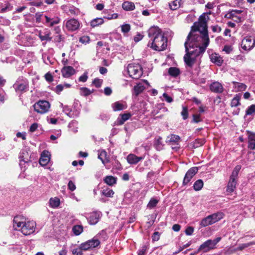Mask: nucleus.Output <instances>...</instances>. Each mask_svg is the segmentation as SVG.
Returning <instances> with one entry per match:
<instances>
[{"instance_id":"obj_20","label":"nucleus","mask_w":255,"mask_h":255,"mask_svg":"<svg viewBox=\"0 0 255 255\" xmlns=\"http://www.w3.org/2000/svg\"><path fill=\"white\" fill-rule=\"evenodd\" d=\"M50 160V157L48 155V152L43 151L39 159V164L42 166L46 165Z\"/></svg>"},{"instance_id":"obj_54","label":"nucleus","mask_w":255,"mask_h":255,"mask_svg":"<svg viewBox=\"0 0 255 255\" xmlns=\"http://www.w3.org/2000/svg\"><path fill=\"white\" fill-rule=\"evenodd\" d=\"M44 78L46 81L49 83H51L53 81V77L49 72L45 74Z\"/></svg>"},{"instance_id":"obj_36","label":"nucleus","mask_w":255,"mask_h":255,"mask_svg":"<svg viewBox=\"0 0 255 255\" xmlns=\"http://www.w3.org/2000/svg\"><path fill=\"white\" fill-rule=\"evenodd\" d=\"M45 18L46 20V23L48 24L49 26L50 27H52L54 24H58L59 22V19L58 18H57L55 20H53L47 15H45Z\"/></svg>"},{"instance_id":"obj_8","label":"nucleus","mask_w":255,"mask_h":255,"mask_svg":"<svg viewBox=\"0 0 255 255\" xmlns=\"http://www.w3.org/2000/svg\"><path fill=\"white\" fill-rule=\"evenodd\" d=\"M180 140V137L176 134H170L167 136L166 142L170 145H175L174 146H172V148L177 150L180 148L179 142Z\"/></svg>"},{"instance_id":"obj_35","label":"nucleus","mask_w":255,"mask_h":255,"mask_svg":"<svg viewBox=\"0 0 255 255\" xmlns=\"http://www.w3.org/2000/svg\"><path fill=\"white\" fill-rule=\"evenodd\" d=\"M93 92L87 87H81L80 88V93L81 96L87 97L91 95Z\"/></svg>"},{"instance_id":"obj_5","label":"nucleus","mask_w":255,"mask_h":255,"mask_svg":"<svg viewBox=\"0 0 255 255\" xmlns=\"http://www.w3.org/2000/svg\"><path fill=\"white\" fill-rule=\"evenodd\" d=\"M127 69L129 76L133 79H138L142 75V68L139 64H129Z\"/></svg>"},{"instance_id":"obj_7","label":"nucleus","mask_w":255,"mask_h":255,"mask_svg":"<svg viewBox=\"0 0 255 255\" xmlns=\"http://www.w3.org/2000/svg\"><path fill=\"white\" fill-rule=\"evenodd\" d=\"M255 39L251 36L244 37L242 41L241 46L245 50H251L255 47Z\"/></svg>"},{"instance_id":"obj_39","label":"nucleus","mask_w":255,"mask_h":255,"mask_svg":"<svg viewBox=\"0 0 255 255\" xmlns=\"http://www.w3.org/2000/svg\"><path fill=\"white\" fill-rule=\"evenodd\" d=\"M240 100H241V96L236 95V96L232 99L231 103V107H236L238 106H239L240 103Z\"/></svg>"},{"instance_id":"obj_63","label":"nucleus","mask_w":255,"mask_h":255,"mask_svg":"<svg viewBox=\"0 0 255 255\" xmlns=\"http://www.w3.org/2000/svg\"><path fill=\"white\" fill-rule=\"evenodd\" d=\"M38 128V124L37 123H33L31 125L29 128V131L31 132L35 131Z\"/></svg>"},{"instance_id":"obj_21","label":"nucleus","mask_w":255,"mask_h":255,"mask_svg":"<svg viewBox=\"0 0 255 255\" xmlns=\"http://www.w3.org/2000/svg\"><path fill=\"white\" fill-rule=\"evenodd\" d=\"M127 108V105L126 102L118 101L114 103L113 110L115 112L125 110Z\"/></svg>"},{"instance_id":"obj_37","label":"nucleus","mask_w":255,"mask_h":255,"mask_svg":"<svg viewBox=\"0 0 255 255\" xmlns=\"http://www.w3.org/2000/svg\"><path fill=\"white\" fill-rule=\"evenodd\" d=\"M103 23L104 20L102 18H96L91 20L90 25L92 27H95L103 24Z\"/></svg>"},{"instance_id":"obj_52","label":"nucleus","mask_w":255,"mask_h":255,"mask_svg":"<svg viewBox=\"0 0 255 255\" xmlns=\"http://www.w3.org/2000/svg\"><path fill=\"white\" fill-rule=\"evenodd\" d=\"M82 250L80 249V246L79 248L73 249L72 250V253L73 255H83Z\"/></svg>"},{"instance_id":"obj_62","label":"nucleus","mask_w":255,"mask_h":255,"mask_svg":"<svg viewBox=\"0 0 255 255\" xmlns=\"http://www.w3.org/2000/svg\"><path fill=\"white\" fill-rule=\"evenodd\" d=\"M163 97L168 103H171L173 101L172 98L168 96L166 93H163Z\"/></svg>"},{"instance_id":"obj_22","label":"nucleus","mask_w":255,"mask_h":255,"mask_svg":"<svg viewBox=\"0 0 255 255\" xmlns=\"http://www.w3.org/2000/svg\"><path fill=\"white\" fill-rule=\"evenodd\" d=\"M127 159L128 163L130 164H134L141 160L143 159V157L137 156L133 154H129L127 156Z\"/></svg>"},{"instance_id":"obj_26","label":"nucleus","mask_w":255,"mask_h":255,"mask_svg":"<svg viewBox=\"0 0 255 255\" xmlns=\"http://www.w3.org/2000/svg\"><path fill=\"white\" fill-rule=\"evenodd\" d=\"M211 61L218 66H221L223 63V60L220 56L217 54H212L211 57Z\"/></svg>"},{"instance_id":"obj_56","label":"nucleus","mask_w":255,"mask_h":255,"mask_svg":"<svg viewBox=\"0 0 255 255\" xmlns=\"http://www.w3.org/2000/svg\"><path fill=\"white\" fill-rule=\"evenodd\" d=\"M42 4L43 2L41 0L33 1L29 3L30 5L36 7H40L42 5Z\"/></svg>"},{"instance_id":"obj_53","label":"nucleus","mask_w":255,"mask_h":255,"mask_svg":"<svg viewBox=\"0 0 255 255\" xmlns=\"http://www.w3.org/2000/svg\"><path fill=\"white\" fill-rule=\"evenodd\" d=\"M88 72H85L82 75L79 77L78 79L79 81L82 82H86L88 78Z\"/></svg>"},{"instance_id":"obj_50","label":"nucleus","mask_w":255,"mask_h":255,"mask_svg":"<svg viewBox=\"0 0 255 255\" xmlns=\"http://www.w3.org/2000/svg\"><path fill=\"white\" fill-rule=\"evenodd\" d=\"M103 83V80L99 78H95L93 81V84L95 85L96 88H100L101 87Z\"/></svg>"},{"instance_id":"obj_41","label":"nucleus","mask_w":255,"mask_h":255,"mask_svg":"<svg viewBox=\"0 0 255 255\" xmlns=\"http://www.w3.org/2000/svg\"><path fill=\"white\" fill-rule=\"evenodd\" d=\"M181 0H175L169 3V6L171 9L176 10L179 8L180 6V2Z\"/></svg>"},{"instance_id":"obj_27","label":"nucleus","mask_w":255,"mask_h":255,"mask_svg":"<svg viewBox=\"0 0 255 255\" xmlns=\"http://www.w3.org/2000/svg\"><path fill=\"white\" fill-rule=\"evenodd\" d=\"M122 7L124 9L127 11H130L134 9L135 5L134 3L132 2L126 1L123 3Z\"/></svg>"},{"instance_id":"obj_28","label":"nucleus","mask_w":255,"mask_h":255,"mask_svg":"<svg viewBox=\"0 0 255 255\" xmlns=\"http://www.w3.org/2000/svg\"><path fill=\"white\" fill-rule=\"evenodd\" d=\"M145 89L144 85L142 83H138L133 87L134 94L137 96Z\"/></svg>"},{"instance_id":"obj_17","label":"nucleus","mask_w":255,"mask_h":255,"mask_svg":"<svg viewBox=\"0 0 255 255\" xmlns=\"http://www.w3.org/2000/svg\"><path fill=\"white\" fill-rule=\"evenodd\" d=\"M237 178L230 176L229 181L227 186L226 192L232 193L236 188Z\"/></svg>"},{"instance_id":"obj_45","label":"nucleus","mask_w":255,"mask_h":255,"mask_svg":"<svg viewBox=\"0 0 255 255\" xmlns=\"http://www.w3.org/2000/svg\"><path fill=\"white\" fill-rule=\"evenodd\" d=\"M255 113V105L253 104L248 108L246 111V115H252Z\"/></svg>"},{"instance_id":"obj_19","label":"nucleus","mask_w":255,"mask_h":255,"mask_svg":"<svg viewBox=\"0 0 255 255\" xmlns=\"http://www.w3.org/2000/svg\"><path fill=\"white\" fill-rule=\"evenodd\" d=\"M19 159L20 164H22V162L25 163L30 161V157L29 153L25 150H23L19 153Z\"/></svg>"},{"instance_id":"obj_47","label":"nucleus","mask_w":255,"mask_h":255,"mask_svg":"<svg viewBox=\"0 0 255 255\" xmlns=\"http://www.w3.org/2000/svg\"><path fill=\"white\" fill-rule=\"evenodd\" d=\"M192 117V123H198L202 121V119L201 118L200 114H193Z\"/></svg>"},{"instance_id":"obj_11","label":"nucleus","mask_w":255,"mask_h":255,"mask_svg":"<svg viewBox=\"0 0 255 255\" xmlns=\"http://www.w3.org/2000/svg\"><path fill=\"white\" fill-rule=\"evenodd\" d=\"M215 248L212 243V240H208L200 246L197 250V252H202L203 253H207Z\"/></svg>"},{"instance_id":"obj_3","label":"nucleus","mask_w":255,"mask_h":255,"mask_svg":"<svg viewBox=\"0 0 255 255\" xmlns=\"http://www.w3.org/2000/svg\"><path fill=\"white\" fill-rule=\"evenodd\" d=\"M13 222V228L20 231L25 236L29 235L35 231V222L32 221H26V219L22 216H15Z\"/></svg>"},{"instance_id":"obj_46","label":"nucleus","mask_w":255,"mask_h":255,"mask_svg":"<svg viewBox=\"0 0 255 255\" xmlns=\"http://www.w3.org/2000/svg\"><path fill=\"white\" fill-rule=\"evenodd\" d=\"M241 165H237L234 169L231 176L234 177L238 178V174H239V172L240 170H241Z\"/></svg>"},{"instance_id":"obj_23","label":"nucleus","mask_w":255,"mask_h":255,"mask_svg":"<svg viewBox=\"0 0 255 255\" xmlns=\"http://www.w3.org/2000/svg\"><path fill=\"white\" fill-rule=\"evenodd\" d=\"M102 199L103 202H105L106 200L104 197H112V190L110 189L108 186H104L101 190Z\"/></svg>"},{"instance_id":"obj_58","label":"nucleus","mask_w":255,"mask_h":255,"mask_svg":"<svg viewBox=\"0 0 255 255\" xmlns=\"http://www.w3.org/2000/svg\"><path fill=\"white\" fill-rule=\"evenodd\" d=\"M90 37L88 36H83L80 38V42L82 43H87L90 41Z\"/></svg>"},{"instance_id":"obj_29","label":"nucleus","mask_w":255,"mask_h":255,"mask_svg":"<svg viewBox=\"0 0 255 255\" xmlns=\"http://www.w3.org/2000/svg\"><path fill=\"white\" fill-rule=\"evenodd\" d=\"M168 74L173 77H176L180 74V71L177 67H171L168 69Z\"/></svg>"},{"instance_id":"obj_30","label":"nucleus","mask_w":255,"mask_h":255,"mask_svg":"<svg viewBox=\"0 0 255 255\" xmlns=\"http://www.w3.org/2000/svg\"><path fill=\"white\" fill-rule=\"evenodd\" d=\"M98 158L101 160L103 163L106 164L110 161L109 157L107 156V152L105 150L101 151L98 154Z\"/></svg>"},{"instance_id":"obj_18","label":"nucleus","mask_w":255,"mask_h":255,"mask_svg":"<svg viewBox=\"0 0 255 255\" xmlns=\"http://www.w3.org/2000/svg\"><path fill=\"white\" fill-rule=\"evenodd\" d=\"M248 135V148L252 149H255V133L247 130Z\"/></svg>"},{"instance_id":"obj_2","label":"nucleus","mask_w":255,"mask_h":255,"mask_svg":"<svg viewBox=\"0 0 255 255\" xmlns=\"http://www.w3.org/2000/svg\"><path fill=\"white\" fill-rule=\"evenodd\" d=\"M148 36L152 38V42L148 43V46L157 51L165 50L167 46V38L165 37L162 30L157 26H152L147 31Z\"/></svg>"},{"instance_id":"obj_55","label":"nucleus","mask_w":255,"mask_h":255,"mask_svg":"<svg viewBox=\"0 0 255 255\" xmlns=\"http://www.w3.org/2000/svg\"><path fill=\"white\" fill-rule=\"evenodd\" d=\"M233 50V47L231 45H226L224 46L223 51H225L227 54L230 53Z\"/></svg>"},{"instance_id":"obj_16","label":"nucleus","mask_w":255,"mask_h":255,"mask_svg":"<svg viewBox=\"0 0 255 255\" xmlns=\"http://www.w3.org/2000/svg\"><path fill=\"white\" fill-rule=\"evenodd\" d=\"M210 90L215 93H222L224 91L223 85L218 82H214L210 85Z\"/></svg>"},{"instance_id":"obj_48","label":"nucleus","mask_w":255,"mask_h":255,"mask_svg":"<svg viewBox=\"0 0 255 255\" xmlns=\"http://www.w3.org/2000/svg\"><path fill=\"white\" fill-rule=\"evenodd\" d=\"M80 249H81L83 251H87L91 249L90 244L89 243V241H87L84 243H82L80 245Z\"/></svg>"},{"instance_id":"obj_57","label":"nucleus","mask_w":255,"mask_h":255,"mask_svg":"<svg viewBox=\"0 0 255 255\" xmlns=\"http://www.w3.org/2000/svg\"><path fill=\"white\" fill-rule=\"evenodd\" d=\"M68 188L71 191H73L76 189V185L72 181L70 180L69 181L68 184Z\"/></svg>"},{"instance_id":"obj_10","label":"nucleus","mask_w":255,"mask_h":255,"mask_svg":"<svg viewBox=\"0 0 255 255\" xmlns=\"http://www.w3.org/2000/svg\"><path fill=\"white\" fill-rule=\"evenodd\" d=\"M13 87L16 92L22 94L28 91V82L27 80H23L22 83L17 82L13 85Z\"/></svg>"},{"instance_id":"obj_24","label":"nucleus","mask_w":255,"mask_h":255,"mask_svg":"<svg viewBox=\"0 0 255 255\" xmlns=\"http://www.w3.org/2000/svg\"><path fill=\"white\" fill-rule=\"evenodd\" d=\"M224 216V214L221 212H217L216 213L213 214L211 215H209V217L213 223V224L215 223L216 222L220 221L223 218Z\"/></svg>"},{"instance_id":"obj_64","label":"nucleus","mask_w":255,"mask_h":255,"mask_svg":"<svg viewBox=\"0 0 255 255\" xmlns=\"http://www.w3.org/2000/svg\"><path fill=\"white\" fill-rule=\"evenodd\" d=\"M146 251V247L143 246L142 248L138 251V255H145Z\"/></svg>"},{"instance_id":"obj_60","label":"nucleus","mask_w":255,"mask_h":255,"mask_svg":"<svg viewBox=\"0 0 255 255\" xmlns=\"http://www.w3.org/2000/svg\"><path fill=\"white\" fill-rule=\"evenodd\" d=\"M160 238V234L158 232H155L153 233L152 236V241L154 242L157 241L159 240Z\"/></svg>"},{"instance_id":"obj_12","label":"nucleus","mask_w":255,"mask_h":255,"mask_svg":"<svg viewBox=\"0 0 255 255\" xmlns=\"http://www.w3.org/2000/svg\"><path fill=\"white\" fill-rule=\"evenodd\" d=\"M65 26L68 31H73L79 28L80 23L78 20L71 18L66 21Z\"/></svg>"},{"instance_id":"obj_34","label":"nucleus","mask_w":255,"mask_h":255,"mask_svg":"<svg viewBox=\"0 0 255 255\" xmlns=\"http://www.w3.org/2000/svg\"><path fill=\"white\" fill-rule=\"evenodd\" d=\"M60 203V199L58 197L51 198L49 200V204L51 207H58Z\"/></svg>"},{"instance_id":"obj_6","label":"nucleus","mask_w":255,"mask_h":255,"mask_svg":"<svg viewBox=\"0 0 255 255\" xmlns=\"http://www.w3.org/2000/svg\"><path fill=\"white\" fill-rule=\"evenodd\" d=\"M35 112L39 114H44L48 111L50 104L46 101H39L33 106Z\"/></svg>"},{"instance_id":"obj_49","label":"nucleus","mask_w":255,"mask_h":255,"mask_svg":"<svg viewBox=\"0 0 255 255\" xmlns=\"http://www.w3.org/2000/svg\"><path fill=\"white\" fill-rule=\"evenodd\" d=\"M121 29L124 34L127 33L130 30V26L129 24H125L121 26Z\"/></svg>"},{"instance_id":"obj_38","label":"nucleus","mask_w":255,"mask_h":255,"mask_svg":"<svg viewBox=\"0 0 255 255\" xmlns=\"http://www.w3.org/2000/svg\"><path fill=\"white\" fill-rule=\"evenodd\" d=\"M203 185L204 183L203 180L201 179H198L193 184V188L195 191H199L202 188Z\"/></svg>"},{"instance_id":"obj_9","label":"nucleus","mask_w":255,"mask_h":255,"mask_svg":"<svg viewBox=\"0 0 255 255\" xmlns=\"http://www.w3.org/2000/svg\"><path fill=\"white\" fill-rule=\"evenodd\" d=\"M198 171V168L197 167H192L190 168L186 173L183 180V185H186L189 183L192 178L197 174Z\"/></svg>"},{"instance_id":"obj_1","label":"nucleus","mask_w":255,"mask_h":255,"mask_svg":"<svg viewBox=\"0 0 255 255\" xmlns=\"http://www.w3.org/2000/svg\"><path fill=\"white\" fill-rule=\"evenodd\" d=\"M201 35L193 34L192 30L188 34L184 43L186 53L184 56V61L187 66L192 68L195 63L196 57L203 53L207 46L206 45V38L202 30L199 31Z\"/></svg>"},{"instance_id":"obj_25","label":"nucleus","mask_w":255,"mask_h":255,"mask_svg":"<svg viewBox=\"0 0 255 255\" xmlns=\"http://www.w3.org/2000/svg\"><path fill=\"white\" fill-rule=\"evenodd\" d=\"M232 83L234 85V87L236 91L237 92L245 91L247 87V85L244 83H239L236 81L232 82Z\"/></svg>"},{"instance_id":"obj_42","label":"nucleus","mask_w":255,"mask_h":255,"mask_svg":"<svg viewBox=\"0 0 255 255\" xmlns=\"http://www.w3.org/2000/svg\"><path fill=\"white\" fill-rule=\"evenodd\" d=\"M253 245H255V242H250L249 243L243 244L240 245L236 249H234V251H242V250H244V249L248 248V247Z\"/></svg>"},{"instance_id":"obj_40","label":"nucleus","mask_w":255,"mask_h":255,"mask_svg":"<svg viewBox=\"0 0 255 255\" xmlns=\"http://www.w3.org/2000/svg\"><path fill=\"white\" fill-rule=\"evenodd\" d=\"M213 224L209 216L202 219L200 223V225L202 227H206L209 225Z\"/></svg>"},{"instance_id":"obj_61","label":"nucleus","mask_w":255,"mask_h":255,"mask_svg":"<svg viewBox=\"0 0 255 255\" xmlns=\"http://www.w3.org/2000/svg\"><path fill=\"white\" fill-rule=\"evenodd\" d=\"M194 232V228L192 227H188L185 230V234L188 236L191 235Z\"/></svg>"},{"instance_id":"obj_13","label":"nucleus","mask_w":255,"mask_h":255,"mask_svg":"<svg viewBox=\"0 0 255 255\" xmlns=\"http://www.w3.org/2000/svg\"><path fill=\"white\" fill-rule=\"evenodd\" d=\"M61 73L63 77L68 78L75 74L76 70L71 66H66L62 68Z\"/></svg>"},{"instance_id":"obj_15","label":"nucleus","mask_w":255,"mask_h":255,"mask_svg":"<svg viewBox=\"0 0 255 255\" xmlns=\"http://www.w3.org/2000/svg\"><path fill=\"white\" fill-rule=\"evenodd\" d=\"M101 216V213L99 212H93L89 215L88 220L91 225L97 224Z\"/></svg>"},{"instance_id":"obj_43","label":"nucleus","mask_w":255,"mask_h":255,"mask_svg":"<svg viewBox=\"0 0 255 255\" xmlns=\"http://www.w3.org/2000/svg\"><path fill=\"white\" fill-rule=\"evenodd\" d=\"M181 115L184 120H186L188 118L189 113L188 109L187 107H183L182 111L181 113Z\"/></svg>"},{"instance_id":"obj_33","label":"nucleus","mask_w":255,"mask_h":255,"mask_svg":"<svg viewBox=\"0 0 255 255\" xmlns=\"http://www.w3.org/2000/svg\"><path fill=\"white\" fill-rule=\"evenodd\" d=\"M83 231V228L81 225H75L72 228V232L75 236H79Z\"/></svg>"},{"instance_id":"obj_51","label":"nucleus","mask_w":255,"mask_h":255,"mask_svg":"<svg viewBox=\"0 0 255 255\" xmlns=\"http://www.w3.org/2000/svg\"><path fill=\"white\" fill-rule=\"evenodd\" d=\"M39 37L41 41L46 40L50 41L52 40V37H50V33H47L44 35L39 34Z\"/></svg>"},{"instance_id":"obj_32","label":"nucleus","mask_w":255,"mask_h":255,"mask_svg":"<svg viewBox=\"0 0 255 255\" xmlns=\"http://www.w3.org/2000/svg\"><path fill=\"white\" fill-rule=\"evenodd\" d=\"M205 143L204 139L197 138L192 143L193 148H197L202 146Z\"/></svg>"},{"instance_id":"obj_14","label":"nucleus","mask_w":255,"mask_h":255,"mask_svg":"<svg viewBox=\"0 0 255 255\" xmlns=\"http://www.w3.org/2000/svg\"><path fill=\"white\" fill-rule=\"evenodd\" d=\"M131 116L132 115L130 113L120 114L117 120L115 122V125L117 126L123 125L131 117Z\"/></svg>"},{"instance_id":"obj_59","label":"nucleus","mask_w":255,"mask_h":255,"mask_svg":"<svg viewBox=\"0 0 255 255\" xmlns=\"http://www.w3.org/2000/svg\"><path fill=\"white\" fill-rule=\"evenodd\" d=\"M104 181L107 185L112 186V175L107 176Z\"/></svg>"},{"instance_id":"obj_31","label":"nucleus","mask_w":255,"mask_h":255,"mask_svg":"<svg viewBox=\"0 0 255 255\" xmlns=\"http://www.w3.org/2000/svg\"><path fill=\"white\" fill-rule=\"evenodd\" d=\"M91 249L96 248L100 244L98 236L94 237L92 239L88 240Z\"/></svg>"},{"instance_id":"obj_4","label":"nucleus","mask_w":255,"mask_h":255,"mask_svg":"<svg viewBox=\"0 0 255 255\" xmlns=\"http://www.w3.org/2000/svg\"><path fill=\"white\" fill-rule=\"evenodd\" d=\"M202 30L204 33V37L206 39L205 45H209L210 39L208 35L207 22L206 20L205 13H204L201 14L198 19V22L194 23L193 25L192 26V31H197Z\"/></svg>"},{"instance_id":"obj_44","label":"nucleus","mask_w":255,"mask_h":255,"mask_svg":"<svg viewBox=\"0 0 255 255\" xmlns=\"http://www.w3.org/2000/svg\"><path fill=\"white\" fill-rule=\"evenodd\" d=\"M158 202V199L152 198L150 200L149 202H148L147 207H155L157 205Z\"/></svg>"}]
</instances>
